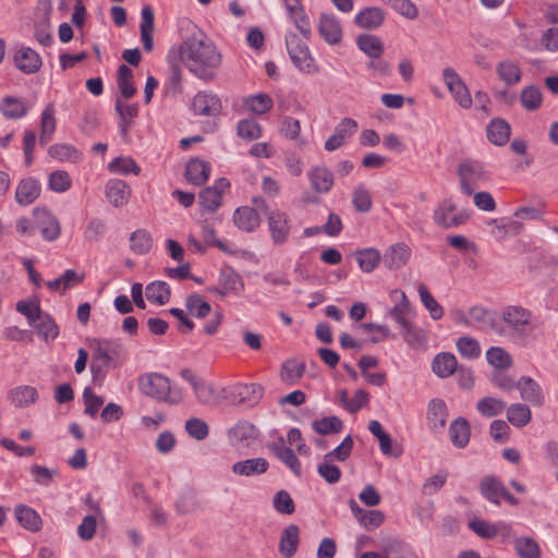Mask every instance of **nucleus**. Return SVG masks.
<instances>
[{"mask_svg":"<svg viewBox=\"0 0 558 558\" xmlns=\"http://www.w3.org/2000/svg\"><path fill=\"white\" fill-rule=\"evenodd\" d=\"M182 62L196 76L213 80L214 71L221 64V53L205 35L187 37L180 49Z\"/></svg>","mask_w":558,"mask_h":558,"instance_id":"obj_1","label":"nucleus"},{"mask_svg":"<svg viewBox=\"0 0 558 558\" xmlns=\"http://www.w3.org/2000/svg\"><path fill=\"white\" fill-rule=\"evenodd\" d=\"M137 385L142 393L159 402L179 404L183 399L181 390L172 388L170 379L159 373L141 375Z\"/></svg>","mask_w":558,"mask_h":558,"instance_id":"obj_2","label":"nucleus"},{"mask_svg":"<svg viewBox=\"0 0 558 558\" xmlns=\"http://www.w3.org/2000/svg\"><path fill=\"white\" fill-rule=\"evenodd\" d=\"M286 45L293 64L306 74H314L318 71L310 49L298 35L289 34L286 37Z\"/></svg>","mask_w":558,"mask_h":558,"instance_id":"obj_3","label":"nucleus"},{"mask_svg":"<svg viewBox=\"0 0 558 558\" xmlns=\"http://www.w3.org/2000/svg\"><path fill=\"white\" fill-rule=\"evenodd\" d=\"M470 218L465 210H458L451 198L441 201L434 210V222L441 228L450 229L464 225Z\"/></svg>","mask_w":558,"mask_h":558,"instance_id":"obj_4","label":"nucleus"},{"mask_svg":"<svg viewBox=\"0 0 558 558\" xmlns=\"http://www.w3.org/2000/svg\"><path fill=\"white\" fill-rule=\"evenodd\" d=\"M501 320L512 333L522 339L526 337V329L531 325L532 312L521 305H509L504 308Z\"/></svg>","mask_w":558,"mask_h":558,"instance_id":"obj_5","label":"nucleus"},{"mask_svg":"<svg viewBox=\"0 0 558 558\" xmlns=\"http://www.w3.org/2000/svg\"><path fill=\"white\" fill-rule=\"evenodd\" d=\"M468 327L476 328L478 330H492L499 336L506 333L505 328L498 320L496 313L478 305L469 308Z\"/></svg>","mask_w":558,"mask_h":558,"instance_id":"obj_6","label":"nucleus"},{"mask_svg":"<svg viewBox=\"0 0 558 558\" xmlns=\"http://www.w3.org/2000/svg\"><path fill=\"white\" fill-rule=\"evenodd\" d=\"M442 80L454 98L463 109H469L472 106V97L463 80L457 71L450 66L442 70Z\"/></svg>","mask_w":558,"mask_h":558,"instance_id":"obj_7","label":"nucleus"},{"mask_svg":"<svg viewBox=\"0 0 558 558\" xmlns=\"http://www.w3.org/2000/svg\"><path fill=\"white\" fill-rule=\"evenodd\" d=\"M458 177L462 192L470 196L474 193L480 182L487 179V175L480 163L462 162L458 167Z\"/></svg>","mask_w":558,"mask_h":558,"instance_id":"obj_8","label":"nucleus"},{"mask_svg":"<svg viewBox=\"0 0 558 558\" xmlns=\"http://www.w3.org/2000/svg\"><path fill=\"white\" fill-rule=\"evenodd\" d=\"M33 216L35 227L40 232L44 240L52 242L60 236V222L51 211L44 207H36L33 211Z\"/></svg>","mask_w":558,"mask_h":558,"instance_id":"obj_9","label":"nucleus"},{"mask_svg":"<svg viewBox=\"0 0 558 558\" xmlns=\"http://www.w3.org/2000/svg\"><path fill=\"white\" fill-rule=\"evenodd\" d=\"M264 388L259 384H235L230 388V399L233 403L253 407L263 398Z\"/></svg>","mask_w":558,"mask_h":558,"instance_id":"obj_10","label":"nucleus"},{"mask_svg":"<svg viewBox=\"0 0 558 558\" xmlns=\"http://www.w3.org/2000/svg\"><path fill=\"white\" fill-rule=\"evenodd\" d=\"M90 345L94 350L90 362L93 379H104L109 371V367L112 366L106 340L93 339Z\"/></svg>","mask_w":558,"mask_h":558,"instance_id":"obj_11","label":"nucleus"},{"mask_svg":"<svg viewBox=\"0 0 558 558\" xmlns=\"http://www.w3.org/2000/svg\"><path fill=\"white\" fill-rule=\"evenodd\" d=\"M267 220L272 242L277 245L286 243L291 230L289 216L284 211L272 210L269 211Z\"/></svg>","mask_w":558,"mask_h":558,"instance_id":"obj_12","label":"nucleus"},{"mask_svg":"<svg viewBox=\"0 0 558 558\" xmlns=\"http://www.w3.org/2000/svg\"><path fill=\"white\" fill-rule=\"evenodd\" d=\"M221 109L220 98L211 93L201 92L192 100V110L198 116L216 117L221 112Z\"/></svg>","mask_w":558,"mask_h":558,"instance_id":"obj_13","label":"nucleus"},{"mask_svg":"<svg viewBox=\"0 0 558 558\" xmlns=\"http://www.w3.org/2000/svg\"><path fill=\"white\" fill-rule=\"evenodd\" d=\"M448 416V408L442 399L434 398L428 402L426 418L433 433H440L445 429Z\"/></svg>","mask_w":558,"mask_h":558,"instance_id":"obj_14","label":"nucleus"},{"mask_svg":"<svg viewBox=\"0 0 558 558\" xmlns=\"http://www.w3.org/2000/svg\"><path fill=\"white\" fill-rule=\"evenodd\" d=\"M13 62L24 74H35L43 65L41 57L29 47L20 48L14 54Z\"/></svg>","mask_w":558,"mask_h":558,"instance_id":"obj_15","label":"nucleus"},{"mask_svg":"<svg viewBox=\"0 0 558 558\" xmlns=\"http://www.w3.org/2000/svg\"><path fill=\"white\" fill-rule=\"evenodd\" d=\"M318 32L329 45H338L342 40V27L333 14L323 13L319 16Z\"/></svg>","mask_w":558,"mask_h":558,"instance_id":"obj_16","label":"nucleus"},{"mask_svg":"<svg viewBox=\"0 0 558 558\" xmlns=\"http://www.w3.org/2000/svg\"><path fill=\"white\" fill-rule=\"evenodd\" d=\"M38 398L39 395L37 389L29 385L16 386L10 389L7 393L8 401L16 409L28 408L36 403Z\"/></svg>","mask_w":558,"mask_h":558,"instance_id":"obj_17","label":"nucleus"},{"mask_svg":"<svg viewBox=\"0 0 558 558\" xmlns=\"http://www.w3.org/2000/svg\"><path fill=\"white\" fill-rule=\"evenodd\" d=\"M410 256L411 248L407 244L396 243L387 248L381 259L387 268L400 269L408 263Z\"/></svg>","mask_w":558,"mask_h":558,"instance_id":"obj_18","label":"nucleus"},{"mask_svg":"<svg viewBox=\"0 0 558 558\" xmlns=\"http://www.w3.org/2000/svg\"><path fill=\"white\" fill-rule=\"evenodd\" d=\"M41 186L38 180L34 178L22 179L15 191V201L22 206L34 203L40 195Z\"/></svg>","mask_w":558,"mask_h":558,"instance_id":"obj_19","label":"nucleus"},{"mask_svg":"<svg viewBox=\"0 0 558 558\" xmlns=\"http://www.w3.org/2000/svg\"><path fill=\"white\" fill-rule=\"evenodd\" d=\"M269 449L282 463H284L291 470V472H293L296 476H301V462L295 456L294 451L291 448L284 446V439L282 437L278 439V442L270 444Z\"/></svg>","mask_w":558,"mask_h":558,"instance_id":"obj_20","label":"nucleus"},{"mask_svg":"<svg viewBox=\"0 0 558 558\" xmlns=\"http://www.w3.org/2000/svg\"><path fill=\"white\" fill-rule=\"evenodd\" d=\"M284 1H286V8H287L289 15L292 19L295 27L300 31V33L306 39H310L312 36L310 17L305 13L300 0H284Z\"/></svg>","mask_w":558,"mask_h":558,"instance_id":"obj_21","label":"nucleus"},{"mask_svg":"<svg viewBox=\"0 0 558 558\" xmlns=\"http://www.w3.org/2000/svg\"><path fill=\"white\" fill-rule=\"evenodd\" d=\"M14 517L19 524L29 532H38L43 526L39 513L26 505H16L14 507Z\"/></svg>","mask_w":558,"mask_h":558,"instance_id":"obj_22","label":"nucleus"},{"mask_svg":"<svg viewBox=\"0 0 558 558\" xmlns=\"http://www.w3.org/2000/svg\"><path fill=\"white\" fill-rule=\"evenodd\" d=\"M114 109L119 116V132L123 138H126L133 119L138 114V106L137 104H125L117 98Z\"/></svg>","mask_w":558,"mask_h":558,"instance_id":"obj_23","label":"nucleus"},{"mask_svg":"<svg viewBox=\"0 0 558 558\" xmlns=\"http://www.w3.org/2000/svg\"><path fill=\"white\" fill-rule=\"evenodd\" d=\"M515 388L520 391L521 398L534 405H541L544 401V395L539 385L530 376H522Z\"/></svg>","mask_w":558,"mask_h":558,"instance_id":"obj_24","label":"nucleus"},{"mask_svg":"<svg viewBox=\"0 0 558 558\" xmlns=\"http://www.w3.org/2000/svg\"><path fill=\"white\" fill-rule=\"evenodd\" d=\"M269 463L265 458H252L232 464V472L241 476H255L267 472Z\"/></svg>","mask_w":558,"mask_h":558,"instance_id":"obj_25","label":"nucleus"},{"mask_svg":"<svg viewBox=\"0 0 558 558\" xmlns=\"http://www.w3.org/2000/svg\"><path fill=\"white\" fill-rule=\"evenodd\" d=\"M130 194L131 190L123 180L112 179L106 185V197L114 207L126 204Z\"/></svg>","mask_w":558,"mask_h":558,"instance_id":"obj_26","label":"nucleus"},{"mask_svg":"<svg viewBox=\"0 0 558 558\" xmlns=\"http://www.w3.org/2000/svg\"><path fill=\"white\" fill-rule=\"evenodd\" d=\"M233 222L240 230L252 232L259 226V215L256 213V209L242 206L235 209Z\"/></svg>","mask_w":558,"mask_h":558,"instance_id":"obj_27","label":"nucleus"},{"mask_svg":"<svg viewBox=\"0 0 558 558\" xmlns=\"http://www.w3.org/2000/svg\"><path fill=\"white\" fill-rule=\"evenodd\" d=\"M209 173V165L201 159H191L185 166L186 180L196 186L203 185L208 180Z\"/></svg>","mask_w":558,"mask_h":558,"instance_id":"obj_28","label":"nucleus"},{"mask_svg":"<svg viewBox=\"0 0 558 558\" xmlns=\"http://www.w3.org/2000/svg\"><path fill=\"white\" fill-rule=\"evenodd\" d=\"M300 530L295 524L288 525L281 533L279 542V551L286 558H291L299 545Z\"/></svg>","mask_w":558,"mask_h":558,"instance_id":"obj_29","label":"nucleus"},{"mask_svg":"<svg viewBox=\"0 0 558 558\" xmlns=\"http://www.w3.org/2000/svg\"><path fill=\"white\" fill-rule=\"evenodd\" d=\"M355 24L364 29L378 28L385 20V12L377 7L365 8L355 16Z\"/></svg>","mask_w":558,"mask_h":558,"instance_id":"obj_30","label":"nucleus"},{"mask_svg":"<svg viewBox=\"0 0 558 558\" xmlns=\"http://www.w3.org/2000/svg\"><path fill=\"white\" fill-rule=\"evenodd\" d=\"M470 425L466 418L458 417L449 426V436L452 445L457 448H464L470 441Z\"/></svg>","mask_w":558,"mask_h":558,"instance_id":"obj_31","label":"nucleus"},{"mask_svg":"<svg viewBox=\"0 0 558 558\" xmlns=\"http://www.w3.org/2000/svg\"><path fill=\"white\" fill-rule=\"evenodd\" d=\"M505 489L502 482L495 476H485L481 480L480 492L488 501L500 505V499Z\"/></svg>","mask_w":558,"mask_h":558,"instance_id":"obj_32","label":"nucleus"},{"mask_svg":"<svg viewBox=\"0 0 558 558\" xmlns=\"http://www.w3.org/2000/svg\"><path fill=\"white\" fill-rule=\"evenodd\" d=\"M141 39L146 51H151L154 47L153 33H154V21L155 14L150 5H145L141 12Z\"/></svg>","mask_w":558,"mask_h":558,"instance_id":"obj_33","label":"nucleus"},{"mask_svg":"<svg viewBox=\"0 0 558 558\" xmlns=\"http://www.w3.org/2000/svg\"><path fill=\"white\" fill-rule=\"evenodd\" d=\"M219 283L229 294L240 295L244 290L242 277L231 267H223L220 270Z\"/></svg>","mask_w":558,"mask_h":558,"instance_id":"obj_34","label":"nucleus"},{"mask_svg":"<svg viewBox=\"0 0 558 558\" xmlns=\"http://www.w3.org/2000/svg\"><path fill=\"white\" fill-rule=\"evenodd\" d=\"M397 296H400V302L395 304L393 307L389 308L387 315L391 317L401 328L409 327L411 322L408 319V314L411 311L410 301L404 291L395 292Z\"/></svg>","mask_w":558,"mask_h":558,"instance_id":"obj_35","label":"nucleus"},{"mask_svg":"<svg viewBox=\"0 0 558 558\" xmlns=\"http://www.w3.org/2000/svg\"><path fill=\"white\" fill-rule=\"evenodd\" d=\"M312 187L318 193H327L333 185L332 173L324 167H316L308 173Z\"/></svg>","mask_w":558,"mask_h":558,"instance_id":"obj_36","label":"nucleus"},{"mask_svg":"<svg viewBox=\"0 0 558 558\" xmlns=\"http://www.w3.org/2000/svg\"><path fill=\"white\" fill-rule=\"evenodd\" d=\"M37 333L46 341L53 340L59 336V327L53 318L46 312L38 316V320L31 325Z\"/></svg>","mask_w":558,"mask_h":558,"instance_id":"obj_37","label":"nucleus"},{"mask_svg":"<svg viewBox=\"0 0 558 558\" xmlns=\"http://www.w3.org/2000/svg\"><path fill=\"white\" fill-rule=\"evenodd\" d=\"M510 125L502 119H495L487 125V137L497 146L505 145L510 137Z\"/></svg>","mask_w":558,"mask_h":558,"instance_id":"obj_38","label":"nucleus"},{"mask_svg":"<svg viewBox=\"0 0 558 558\" xmlns=\"http://www.w3.org/2000/svg\"><path fill=\"white\" fill-rule=\"evenodd\" d=\"M56 117L54 108L52 104L46 106L40 117V135L39 142L41 145H46L52 138V134L56 130Z\"/></svg>","mask_w":558,"mask_h":558,"instance_id":"obj_39","label":"nucleus"},{"mask_svg":"<svg viewBox=\"0 0 558 558\" xmlns=\"http://www.w3.org/2000/svg\"><path fill=\"white\" fill-rule=\"evenodd\" d=\"M356 44L357 47L372 59H379L384 52V44L376 35H360L356 39Z\"/></svg>","mask_w":558,"mask_h":558,"instance_id":"obj_40","label":"nucleus"},{"mask_svg":"<svg viewBox=\"0 0 558 558\" xmlns=\"http://www.w3.org/2000/svg\"><path fill=\"white\" fill-rule=\"evenodd\" d=\"M432 367L438 377L446 378L457 371L458 363L452 353H440L435 356Z\"/></svg>","mask_w":558,"mask_h":558,"instance_id":"obj_41","label":"nucleus"},{"mask_svg":"<svg viewBox=\"0 0 558 558\" xmlns=\"http://www.w3.org/2000/svg\"><path fill=\"white\" fill-rule=\"evenodd\" d=\"M145 294L149 302L163 305L169 302L171 290L166 281H155L146 286Z\"/></svg>","mask_w":558,"mask_h":558,"instance_id":"obj_42","label":"nucleus"},{"mask_svg":"<svg viewBox=\"0 0 558 558\" xmlns=\"http://www.w3.org/2000/svg\"><path fill=\"white\" fill-rule=\"evenodd\" d=\"M0 111L8 119H21L27 113V108L21 98L7 96L0 104Z\"/></svg>","mask_w":558,"mask_h":558,"instance_id":"obj_43","label":"nucleus"},{"mask_svg":"<svg viewBox=\"0 0 558 558\" xmlns=\"http://www.w3.org/2000/svg\"><path fill=\"white\" fill-rule=\"evenodd\" d=\"M130 247L137 255L147 254L153 247V238L145 229H137L130 235Z\"/></svg>","mask_w":558,"mask_h":558,"instance_id":"obj_44","label":"nucleus"},{"mask_svg":"<svg viewBox=\"0 0 558 558\" xmlns=\"http://www.w3.org/2000/svg\"><path fill=\"white\" fill-rule=\"evenodd\" d=\"M487 362L495 367V371H505L512 366L513 361L510 353L501 347H492L486 352Z\"/></svg>","mask_w":558,"mask_h":558,"instance_id":"obj_45","label":"nucleus"},{"mask_svg":"<svg viewBox=\"0 0 558 558\" xmlns=\"http://www.w3.org/2000/svg\"><path fill=\"white\" fill-rule=\"evenodd\" d=\"M48 154L51 158L60 161L76 162L81 160L82 153L71 144H54L48 149Z\"/></svg>","mask_w":558,"mask_h":558,"instance_id":"obj_46","label":"nucleus"},{"mask_svg":"<svg viewBox=\"0 0 558 558\" xmlns=\"http://www.w3.org/2000/svg\"><path fill=\"white\" fill-rule=\"evenodd\" d=\"M496 72L499 78L508 86L515 85L521 80V70L519 65L510 60L499 62L496 68Z\"/></svg>","mask_w":558,"mask_h":558,"instance_id":"obj_47","label":"nucleus"},{"mask_svg":"<svg viewBox=\"0 0 558 558\" xmlns=\"http://www.w3.org/2000/svg\"><path fill=\"white\" fill-rule=\"evenodd\" d=\"M243 104L248 111L255 114H264L274 106L271 97L263 93L246 97Z\"/></svg>","mask_w":558,"mask_h":558,"instance_id":"obj_48","label":"nucleus"},{"mask_svg":"<svg viewBox=\"0 0 558 558\" xmlns=\"http://www.w3.org/2000/svg\"><path fill=\"white\" fill-rule=\"evenodd\" d=\"M514 549L520 558H541L538 543L529 536L519 537L514 541Z\"/></svg>","mask_w":558,"mask_h":558,"instance_id":"obj_49","label":"nucleus"},{"mask_svg":"<svg viewBox=\"0 0 558 558\" xmlns=\"http://www.w3.org/2000/svg\"><path fill=\"white\" fill-rule=\"evenodd\" d=\"M507 418L513 426L523 427L531 421V410L522 403L511 404L507 409Z\"/></svg>","mask_w":558,"mask_h":558,"instance_id":"obj_50","label":"nucleus"},{"mask_svg":"<svg viewBox=\"0 0 558 558\" xmlns=\"http://www.w3.org/2000/svg\"><path fill=\"white\" fill-rule=\"evenodd\" d=\"M185 306L189 313L196 318H205L211 312V306L199 294L193 293L186 298Z\"/></svg>","mask_w":558,"mask_h":558,"instance_id":"obj_51","label":"nucleus"},{"mask_svg":"<svg viewBox=\"0 0 558 558\" xmlns=\"http://www.w3.org/2000/svg\"><path fill=\"white\" fill-rule=\"evenodd\" d=\"M417 291L421 302L423 303L424 307L429 312L430 317L435 320L440 319L444 315V310L441 305L434 299L427 287L421 283L417 288Z\"/></svg>","mask_w":558,"mask_h":558,"instance_id":"obj_52","label":"nucleus"},{"mask_svg":"<svg viewBox=\"0 0 558 558\" xmlns=\"http://www.w3.org/2000/svg\"><path fill=\"white\" fill-rule=\"evenodd\" d=\"M108 169L110 172L120 173L123 175H128L130 173L138 175L141 172L140 166L131 157L114 158L112 161L109 162Z\"/></svg>","mask_w":558,"mask_h":558,"instance_id":"obj_53","label":"nucleus"},{"mask_svg":"<svg viewBox=\"0 0 558 558\" xmlns=\"http://www.w3.org/2000/svg\"><path fill=\"white\" fill-rule=\"evenodd\" d=\"M381 255L378 250L368 247L357 252V263L362 271L371 272L380 263Z\"/></svg>","mask_w":558,"mask_h":558,"instance_id":"obj_54","label":"nucleus"},{"mask_svg":"<svg viewBox=\"0 0 558 558\" xmlns=\"http://www.w3.org/2000/svg\"><path fill=\"white\" fill-rule=\"evenodd\" d=\"M312 428L319 435L337 434L342 430L343 423L338 416L332 415L313 421Z\"/></svg>","mask_w":558,"mask_h":558,"instance_id":"obj_55","label":"nucleus"},{"mask_svg":"<svg viewBox=\"0 0 558 558\" xmlns=\"http://www.w3.org/2000/svg\"><path fill=\"white\" fill-rule=\"evenodd\" d=\"M201 205L208 211L217 210L222 201V195L218 186H208L198 194Z\"/></svg>","mask_w":558,"mask_h":558,"instance_id":"obj_56","label":"nucleus"},{"mask_svg":"<svg viewBox=\"0 0 558 558\" xmlns=\"http://www.w3.org/2000/svg\"><path fill=\"white\" fill-rule=\"evenodd\" d=\"M174 507L179 514H189L198 510L199 502L195 492L192 489L183 492L177 499Z\"/></svg>","mask_w":558,"mask_h":558,"instance_id":"obj_57","label":"nucleus"},{"mask_svg":"<svg viewBox=\"0 0 558 558\" xmlns=\"http://www.w3.org/2000/svg\"><path fill=\"white\" fill-rule=\"evenodd\" d=\"M521 105L530 111L538 109L543 101V95L538 87L527 86L524 87L520 95Z\"/></svg>","mask_w":558,"mask_h":558,"instance_id":"obj_58","label":"nucleus"},{"mask_svg":"<svg viewBox=\"0 0 558 558\" xmlns=\"http://www.w3.org/2000/svg\"><path fill=\"white\" fill-rule=\"evenodd\" d=\"M506 408V403L501 399L485 397L482 398L476 405L477 411L486 417H493L500 414Z\"/></svg>","mask_w":558,"mask_h":558,"instance_id":"obj_59","label":"nucleus"},{"mask_svg":"<svg viewBox=\"0 0 558 558\" xmlns=\"http://www.w3.org/2000/svg\"><path fill=\"white\" fill-rule=\"evenodd\" d=\"M236 133L247 141L257 140L262 136V126L254 119H243L236 125Z\"/></svg>","mask_w":558,"mask_h":558,"instance_id":"obj_60","label":"nucleus"},{"mask_svg":"<svg viewBox=\"0 0 558 558\" xmlns=\"http://www.w3.org/2000/svg\"><path fill=\"white\" fill-rule=\"evenodd\" d=\"M304 369L303 363L287 361L281 367V379L286 384L293 385L303 376Z\"/></svg>","mask_w":558,"mask_h":558,"instance_id":"obj_61","label":"nucleus"},{"mask_svg":"<svg viewBox=\"0 0 558 558\" xmlns=\"http://www.w3.org/2000/svg\"><path fill=\"white\" fill-rule=\"evenodd\" d=\"M229 435L234 440L243 442L256 438L257 429L252 423L241 421L230 429Z\"/></svg>","mask_w":558,"mask_h":558,"instance_id":"obj_62","label":"nucleus"},{"mask_svg":"<svg viewBox=\"0 0 558 558\" xmlns=\"http://www.w3.org/2000/svg\"><path fill=\"white\" fill-rule=\"evenodd\" d=\"M457 349L462 356L470 360L476 359L481 354L478 341L469 336L460 337L458 339Z\"/></svg>","mask_w":558,"mask_h":558,"instance_id":"obj_63","label":"nucleus"},{"mask_svg":"<svg viewBox=\"0 0 558 558\" xmlns=\"http://www.w3.org/2000/svg\"><path fill=\"white\" fill-rule=\"evenodd\" d=\"M352 204L356 211L367 213L372 208V196L369 191L364 185H359L354 189L352 195Z\"/></svg>","mask_w":558,"mask_h":558,"instance_id":"obj_64","label":"nucleus"}]
</instances>
